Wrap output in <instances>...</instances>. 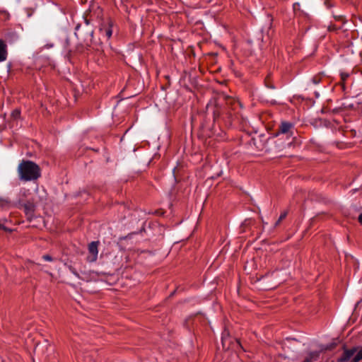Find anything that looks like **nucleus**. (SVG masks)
<instances>
[{
	"label": "nucleus",
	"mask_w": 362,
	"mask_h": 362,
	"mask_svg": "<svg viewBox=\"0 0 362 362\" xmlns=\"http://www.w3.org/2000/svg\"><path fill=\"white\" fill-rule=\"evenodd\" d=\"M362 359V346L358 349L356 347L344 350L343 355L339 358V362H358Z\"/></svg>",
	"instance_id": "2"
},
{
	"label": "nucleus",
	"mask_w": 362,
	"mask_h": 362,
	"mask_svg": "<svg viewBox=\"0 0 362 362\" xmlns=\"http://www.w3.org/2000/svg\"><path fill=\"white\" fill-rule=\"evenodd\" d=\"M20 116V111L18 110H15L12 112V117L15 119L18 118Z\"/></svg>",
	"instance_id": "10"
},
{
	"label": "nucleus",
	"mask_w": 362,
	"mask_h": 362,
	"mask_svg": "<svg viewBox=\"0 0 362 362\" xmlns=\"http://www.w3.org/2000/svg\"><path fill=\"white\" fill-rule=\"evenodd\" d=\"M10 205V202L7 199H0V206L1 207L8 206Z\"/></svg>",
	"instance_id": "9"
},
{
	"label": "nucleus",
	"mask_w": 362,
	"mask_h": 362,
	"mask_svg": "<svg viewBox=\"0 0 362 362\" xmlns=\"http://www.w3.org/2000/svg\"><path fill=\"white\" fill-rule=\"evenodd\" d=\"M281 221H279V219H278V221H277L276 222V223H275V226H278V225L280 223V222H281Z\"/></svg>",
	"instance_id": "15"
},
{
	"label": "nucleus",
	"mask_w": 362,
	"mask_h": 362,
	"mask_svg": "<svg viewBox=\"0 0 362 362\" xmlns=\"http://www.w3.org/2000/svg\"><path fill=\"white\" fill-rule=\"evenodd\" d=\"M93 31L90 29H89L88 30H87V36L86 37H84L82 34V30H81V27L79 25L76 26V32H75V35L76 36L80 39V38H82L85 41L86 40H91L92 39V37H93Z\"/></svg>",
	"instance_id": "5"
},
{
	"label": "nucleus",
	"mask_w": 362,
	"mask_h": 362,
	"mask_svg": "<svg viewBox=\"0 0 362 362\" xmlns=\"http://www.w3.org/2000/svg\"><path fill=\"white\" fill-rule=\"evenodd\" d=\"M42 259L45 261H49V262L52 260V257L48 255H43Z\"/></svg>",
	"instance_id": "11"
},
{
	"label": "nucleus",
	"mask_w": 362,
	"mask_h": 362,
	"mask_svg": "<svg viewBox=\"0 0 362 362\" xmlns=\"http://www.w3.org/2000/svg\"><path fill=\"white\" fill-rule=\"evenodd\" d=\"M286 216H287V212L286 211L283 212L279 218V221H282L283 219H284L286 217Z\"/></svg>",
	"instance_id": "12"
},
{
	"label": "nucleus",
	"mask_w": 362,
	"mask_h": 362,
	"mask_svg": "<svg viewBox=\"0 0 362 362\" xmlns=\"http://www.w3.org/2000/svg\"><path fill=\"white\" fill-rule=\"evenodd\" d=\"M98 243H99L98 241H93L88 245L89 255L88 256L87 259H88V261L90 262L96 261V259L98 258Z\"/></svg>",
	"instance_id": "3"
},
{
	"label": "nucleus",
	"mask_w": 362,
	"mask_h": 362,
	"mask_svg": "<svg viewBox=\"0 0 362 362\" xmlns=\"http://www.w3.org/2000/svg\"><path fill=\"white\" fill-rule=\"evenodd\" d=\"M17 171L19 179L25 182L36 180L41 175L40 167L30 160H22L18 166Z\"/></svg>",
	"instance_id": "1"
},
{
	"label": "nucleus",
	"mask_w": 362,
	"mask_h": 362,
	"mask_svg": "<svg viewBox=\"0 0 362 362\" xmlns=\"http://www.w3.org/2000/svg\"><path fill=\"white\" fill-rule=\"evenodd\" d=\"M6 58V45L2 40H0V62L5 61Z\"/></svg>",
	"instance_id": "7"
},
{
	"label": "nucleus",
	"mask_w": 362,
	"mask_h": 362,
	"mask_svg": "<svg viewBox=\"0 0 362 362\" xmlns=\"http://www.w3.org/2000/svg\"><path fill=\"white\" fill-rule=\"evenodd\" d=\"M34 206L33 205H25V211H26V214L28 215H32L34 209H33Z\"/></svg>",
	"instance_id": "8"
},
{
	"label": "nucleus",
	"mask_w": 362,
	"mask_h": 362,
	"mask_svg": "<svg viewBox=\"0 0 362 362\" xmlns=\"http://www.w3.org/2000/svg\"><path fill=\"white\" fill-rule=\"evenodd\" d=\"M303 362H310V358H307L303 361Z\"/></svg>",
	"instance_id": "14"
},
{
	"label": "nucleus",
	"mask_w": 362,
	"mask_h": 362,
	"mask_svg": "<svg viewBox=\"0 0 362 362\" xmlns=\"http://www.w3.org/2000/svg\"><path fill=\"white\" fill-rule=\"evenodd\" d=\"M106 25H107V27L101 28L100 29V30L101 34L103 36H105L107 39H109V38H110V37L112 35V30L111 28V26H112L111 22L110 21L107 22Z\"/></svg>",
	"instance_id": "6"
},
{
	"label": "nucleus",
	"mask_w": 362,
	"mask_h": 362,
	"mask_svg": "<svg viewBox=\"0 0 362 362\" xmlns=\"http://www.w3.org/2000/svg\"><path fill=\"white\" fill-rule=\"evenodd\" d=\"M293 127V124L290 122H284L279 127L280 135L286 136V137L290 138L292 136L291 129Z\"/></svg>",
	"instance_id": "4"
},
{
	"label": "nucleus",
	"mask_w": 362,
	"mask_h": 362,
	"mask_svg": "<svg viewBox=\"0 0 362 362\" xmlns=\"http://www.w3.org/2000/svg\"><path fill=\"white\" fill-rule=\"evenodd\" d=\"M358 221L362 224V214L358 216Z\"/></svg>",
	"instance_id": "13"
}]
</instances>
